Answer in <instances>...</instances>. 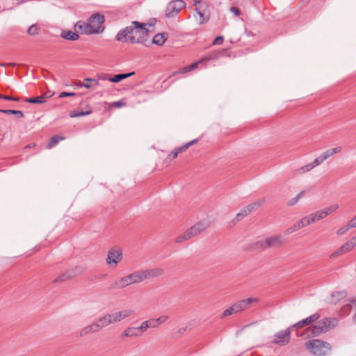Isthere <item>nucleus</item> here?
<instances>
[{"mask_svg": "<svg viewBox=\"0 0 356 356\" xmlns=\"http://www.w3.org/2000/svg\"><path fill=\"white\" fill-rule=\"evenodd\" d=\"M76 95H77V94L75 92H62L60 93L58 97L64 98V97H74Z\"/></svg>", "mask_w": 356, "mask_h": 356, "instance_id": "nucleus-53", "label": "nucleus"}, {"mask_svg": "<svg viewBox=\"0 0 356 356\" xmlns=\"http://www.w3.org/2000/svg\"><path fill=\"white\" fill-rule=\"evenodd\" d=\"M139 331H138L137 327H128L124 330L122 333V336L124 337H137L139 336Z\"/></svg>", "mask_w": 356, "mask_h": 356, "instance_id": "nucleus-30", "label": "nucleus"}, {"mask_svg": "<svg viewBox=\"0 0 356 356\" xmlns=\"http://www.w3.org/2000/svg\"><path fill=\"white\" fill-rule=\"evenodd\" d=\"M259 299L257 298H248L244 300H239L234 304L236 313L242 312L251 307L252 303H257Z\"/></svg>", "mask_w": 356, "mask_h": 356, "instance_id": "nucleus-11", "label": "nucleus"}, {"mask_svg": "<svg viewBox=\"0 0 356 356\" xmlns=\"http://www.w3.org/2000/svg\"><path fill=\"white\" fill-rule=\"evenodd\" d=\"M168 38V35L167 33H157L153 37L152 40L149 42L150 45L154 44L158 46H162L167 40Z\"/></svg>", "mask_w": 356, "mask_h": 356, "instance_id": "nucleus-18", "label": "nucleus"}, {"mask_svg": "<svg viewBox=\"0 0 356 356\" xmlns=\"http://www.w3.org/2000/svg\"><path fill=\"white\" fill-rule=\"evenodd\" d=\"M355 247V245L351 240V238L345 243L343 245H341L339 249H337L335 252L332 254V257H337L338 255L342 254L343 253L348 252L351 250L353 248Z\"/></svg>", "mask_w": 356, "mask_h": 356, "instance_id": "nucleus-15", "label": "nucleus"}, {"mask_svg": "<svg viewBox=\"0 0 356 356\" xmlns=\"http://www.w3.org/2000/svg\"><path fill=\"white\" fill-rule=\"evenodd\" d=\"M237 314L236 312V309L234 307V304L230 306L229 307H228L227 309H226L222 314L220 318H224L228 316H230V315H232V314Z\"/></svg>", "mask_w": 356, "mask_h": 356, "instance_id": "nucleus-36", "label": "nucleus"}, {"mask_svg": "<svg viewBox=\"0 0 356 356\" xmlns=\"http://www.w3.org/2000/svg\"><path fill=\"white\" fill-rule=\"evenodd\" d=\"M63 140H65L64 136L55 135L49 139V140L47 145V147L48 149H51L53 147L56 146L60 141Z\"/></svg>", "mask_w": 356, "mask_h": 356, "instance_id": "nucleus-28", "label": "nucleus"}, {"mask_svg": "<svg viewBox=\"0 0 356 356\" xmlns=\"http://www.w3.org/2000/svg\"><path fill=\"white\" fill-rule=\"evenodd\" d=\"M349 222L353 228H356V215L351 220H350Z\"/></svg>", "mask_w": 356, "mask_h": 356, "instance_id": "nucleus-60", "label": "nucleus"}, {"mask_svg": "<svg viewBox=\"0 0 356 356\" xmlns=\"http://www.w3.org/2000/svg\"><path fill=\"white\" fill-rule=\"evenodd\" d=\"M350 302L351 303V305H350L351 308L355 311V314L353 318V322L356 324V298L350 299Z\"/></svg>", "mask_w": 356, "mask_h": 356, "instance_id": "nucleus-50", "label": "nucleus"}, {"mask_svg": "<svg viewBox=\"0 0 356 356\" xmlns=\"http://www.w3.org/2000/svg\"><path fill=\"white\" fill-rule=\"evenodd\" d=\"M196 227L197 232L200 234L207 229L209 226V223L206 220H201L194 225Z\"/></svg>", "mask_w": 356, "mask_h": 356, "instance_id": "nucleus-32", "label": "nucleus"}, {"mask_svg": "<svg viewBox=\"0 0 356 356\" xmlns=\"http://www.w3.org/2000/svg\"><path fill=\"white\" fill-rule=\"evenodd\" d=\"M74 30L76 31H79L81 34L91 35L101 33V29L99 27L97 29H92L91 25L88 22L86 23L81 20L78 21L74 24Z\"/></svg>", "mask_w": 356, "mask_h": 356, "instance_id": "nucleus-8", "label": "nucleus"}, {"mask_svg": "<svg viewBox=\"0 0 356 356\" xmlns=\"http://www.w3.org/2000/svg\"><path fill=\"white\" fill-rule=\"evenodd\" d=\"M341 149V148L340 147L329 149L325 151L321 155L324 158V159L326 160L332 155L339 152Z\"/></svg>", "mask_w": 356, "mask_h": 356, "instance_id": "nucleus-31", "label": "nucleus"}, {"mask_svg": "<svg viewBox=\"0 0 356 356\" xmlns=\"http://www.w3.org/2000/svg\"><path fill=\"white\" fill-rule=\"evenodd\" d=\"M50 97L51 95L47 96L46 95H42L36 97H26L24 98L23 101L30 104H43L45 102V99Z\"/></svg>", "mask_w": 356, "mask_h": 356, "instance_id": "nucleus-22", "label": "nucleus"}, {"mask_svg": "<svg viewBox=\"0 0 356 356\" xmlns=\"http://www.w3.org/2000/svg\"><path fill=\"white\" fill-rule=\"evenodd\" d=\"M198 141H199V140H198V139H194V140H191V141H190V142L187 143H186V145H187L188 147H191V145H195V144L197 143H198Z\"/></svg>", "mask_w": 356, "mask_h": 356, "instance_id": "nucleus-61", "label": "nucleus"}, {"mask_svg": "<svg viewBox=\"0 0 356 356\" xmlns=\"http://www.w3.org/2000/svg\"><path fill=\"white\" fill-rule=\"evenodd\" d=\"M72 276H73V275H72V273H70V272H66V273H63L62 275H59L56 279H54L53 280V282L54 283L63 282H65V281L67 280L68 279L71 278Z\"/></svg>", "mask_w": 356, "mask_h": 356, "instance_id": "nucleus-34", "label": "nucleus"}, {"mask_svg": "<svg viewBox=\"0 0 356 356\" xmlns=\"http://www.w3.org/2000/svg\"><path fill=\"white\" fill-rule=\"evenodd\" d=\"M265 202L264 199H261L255 202L251 203L244 208H243L239 213L236 214V216L234 220H240L244 217L247 216L248 214H250L252 211L257 209V208L262 206Z\"/></svg>", "mask_w": 356, "mask_h": 356, "instance_id": "nucleus-7", "label": "nucleus"}, {"mask_svg": "<svg viewBox=\"0 0 356 356\" xmlns=\"http://www.w3.org/2000/svg\"><path fill=\"white\" fill-rule=\"evenodd\" d=\"M284 240L280 235H273L257 241L255 243L256 248L259 250H265L269 248H279L283 246Z\"/></svg>", "mask_w": 356, "mask_h": 356, "instance_id": "nucleus-5", "label": "nucleus"}, {"mask_svg": "<svg viewBox=\"0 0 356 356\" xmlns=\"http://www.w3.org/2000/svg\"><path fill=\"white\" fill-rule=\"evenodd\" d=\"M115 40L124 43L140 44L147 47L150 46L147 24L138 21H132L129 26L120 29L115 35Z\"/></svg>", "mask_w": 356, "mask_h": 356, "instance_id": "nucleus-1", "label": "nucleus"}, {"mask_svg": "<svg viewBox=\"0 0 356 356\" xmlns=\"http://www.w3.org/2000/svg\"><path fill=\"white\" fill-rule=\"evenodd\" d=\"M226 54V49L216 50L209 54L203 60H216Z\"/></svg>", "mask_w": 356, "mask_h": 356, "instance_id": "nucleus-26", "label": "nucleus"}, {"mask_svg": "<svg viewBox=\"0 0 356 356\" xmlns=\"http://www.w3.org/2000/svg\"><path fill=\"white\" fill-rule=\"evenodd\" d=\"M135 74L134 72L129 73L118 74L114 75L113 77L108 79V81L113 83H119L124 79L129 78Z\"/></svg>", "mask_w": 356, "mask_h": 356, "instance_id": "nucleus-24", "label": "nucleus"}, {"mask_svg": "<svg viewBox=\"0 0 356 356\" xmlns=\"http://www.w3.org/2000/svg\"><path fill=\"white\" fill-rule=\"evenodd\" d=\"M124 104H125L124 102H123L122 101L120 100V101L113 102L111 106L113 107H115V108H120L122 106H124Z\"/></svg>", "mask_w": 356, "mask_h": 356, "instance_id": "nucleus-57", "label": "nucleus"}, {"mask_svg": "<svg viewBox=\"0 0 356 356\" xmlns=\"http://www.w3.org/2000/svg\"><path fill=\"white\" fill-rule=\"evenodd\" d=\"M105 22V17L103 15L96 13L92 14L88 19V24L91 25L92 29H97L99 27L101 33L104 31V27L102 25Z\"/></svg>", "mask_w": 356, "mask_h": 356, "instance_id": "nucleus-10", "label": "nucleus"}, {"mask_svg": "<svg viewBox=\"0 0 356 356\" xmlns=\"http://www.w3.org/2000/svg\"><path fill=\"white\" fill-rule=\"evenodd\" d=\"M300 225L298 223V222H296L294 225H293L291 227L287 228L285 231H284V234L286 235H289L292 233H293L294 232L296 231H298V229H300Z\"/></svg>", "mask_w": 356, "mask_h": 356, "instance_id": "nucleus-43", "label": "nucleus"}, {"mask_svg": "<svg viewBox=\"0 0 356 356\" xmlns=\"http://www.w3.org/2000/svg\"><path fill=\"white\" fill-rule=\"evenodd\" d=\"M320 318V314L318 313L314 314L309 317L300 321L299 322L293 325L292 327L300 328L305 325H309L310 323L317 321Z\"/></svg>", "mask_w": 356, "mask_h": 356, "instance_id": "nucleus-14", "label": "nucleus"}, {"mask_svg": "<svg viewBox=\"0 0 356 356\" xmlns=\"http://www.w3.org/2000/svg\"><path fill=\"white\" fill-rule=\"evenodd\" d=\"M60 36L65 40L71 41H76L79 38L77 33L70 30H63L60 33Z\"/></svg>", "mask_w": 356, "mask_h": 356, "instance_id": "nucleus-20", "label": "nucleus"}, {"mask_svg": "<svg viewBox=\"0 0 356 356\" xmlns=\"http://www.w3.org/2000/svg\"><path fill=\"white\" fill-rule=\"evenodd\" d=\"M185 6L186 2L184 0L171 1L165 8V17L172 18L175 17Z\"/></svg>", "mask_w": 356, "mask_h": 356, "instance_id": "nucleus-6", "label": "nucleus"}, {"mask_svg": "<svg viewBox=\"0 0 356 356\" xmlns=\"http://www.w3.org/2000/svg\"><path fill=\"white\" fill-rule=\"evenodd\" d=\"M99 85V81L97 79H92V78H86L83 79L82 83H79L78 84L79 87H84L86 88H94Z\"/></svg>", "mask_w": 356, "mask_h": 356, "instance_id": "nucleus-19", "label": "nucleus"}, {"mask_svg": "<svg viewBox=\"0 0 356 356\" xmlns=\"http://www.w3.org/2000/svg\"><path fill=\"white\" fill-rule=\"evenodd\" d=\"M188 146L186 145V143L181 147H177L175 148V149L177 150V152H178V154L179 153H181L184 151H186L187 149H188Z\"/></svg>", "mask_w": 356, "mask_h": 356, "instance_id": "nucleus-56", "label": "nucleus"}, {"mask_svg": "<svg viewBox=\"0 0 356 356\" xmlns=\"http://www.w3.org/2000/svg\"><path fill=\"white\" fill-rule=\"evenodd\" d=\"M351 240L353 241V242L354 243V244L356 246V236L353 237V238H351Z\"/></svg>", "mask_w": 356, "mask_h": 356, "instance_id": "nucleus-63", "label": "nucleus"}, {"mask_svg": "<svg viewBox=\"0 0 356 356\" xmlns=\"http://www.w3.org/2000/svg\"><path fill=\"white\" fill-rule=\"evenodd\" d=\"M0 99L8 100V101H15V102H19L21 99L17 97H13L10 95H6L0 94Z\"/></svg>", "mask_w": 356, "mask_h": 356, "instance_id": "nucleus-49", "label": "nucleus"}, {"mask_svg": "<svg viewBox=\"0 0 356 356\" xmlns=\"http://www.w3.org/2000/svg\"><path fill=\"white\" fill-rule=\"evenodd\" d=\"M88 109L85 111H72L70 112V118H78V117H81V116H86V115H88L92 113V108L88 106H87Z\"/></svg>", "mask_w": 356, "mask_h": 356, "instance_id": "nucleus-27", "label": "nucleus"}, {"mask_svg": "<svg viewBox=\"0 0 356 356\" xmlns=\"http://www.w3.org/2000/svg\"><path fill=\"white\" fill-rule=\"evenodd\" d=\"M200 17V24H202L209 22L210 19V13L197 12Z\"/></svg>", "mask_w": 356, "mask_h": 356, "instance_id": "nucleus-40", "label": "nucleus"}, {"mask_svg": "<svg viewBox=\"0 0 356 356\" xmlns=\"http://www.w3.org/2000/svg\"><path fill=\"white\" fill-rule=\"evenodd\" d=\"M339 209V204H332L325 209H323V211L325 213H326V216H327L330 214H332L334 211H336Z\"/></svg>", "mask_w": 356, "mask_h": 356, "instance_id": "nucleus-44", "label": "nucleus"}, {"mask_svg": "<svg viewBox=\"0 0 356 356\" xmlns=\"http://www.w3.org/2000/svg\"><path fill=\"white\" fill-rule=\"evenodd\" d=\"M122 259V253L120 250L111 249L108 252L106 263L111 265V263L115 264V266L119 263Z\"/></svg>", "mask_w": 356, "mask_h": 356, "instance_id": "nucleus-13", "label": "nucleus"}, {"mask_svg": "<svg viewBox=\"0 0 356 356\" xmlns=\"http://www.w3.org/2000/svg\"><path fill=\"white\" fill-rule=\"evenodd\" d=\"M156 22V19L155 18H153L150 20V22L147 24V26H154V23Z\"/></svg>", "mask_w": 356, "mask_h": 356, "instance_id": "nucleus-62", "label": "nucleus"}, {"mask_svg": "<svg viewBox=\"0 0 356 356\" xmlns=\"http://www.w3.org/2000/svg\"><path fill=\"white\" fill-rule=\"evenodd\" d=\"M40 28L37 24H32L27 30L29 35H36L38 34Z\"/></svg>", "mask_w": 356, "mask_h": 356, "instance_id": "nucleus-41", "label": "nucleus"}, {"mask_svg": "<svg viewBox=\"0 0 356 356\" xmlns=\"http://www.w3.org/2000/svg\"><path fill=\"white\" fill-rule=\"evenodd\" d=\"M338 320L336 318H325L316 321V323L306 330L307 337L318 336L333 329L337 325Z\"/></svg>", "mask_w": 356, "mask_h": 356, "instance_id": "nucleus-2", "label": "nucleus"}, {"mask_svg": "<svg viewBox=\"0 0 356 356\" xmlns=\"http://www.w3.org/2000/svg\"><path fill=\"white\" fill-rule=\"evenodd\" d=\"M290 336V328L284 330H280L275 334L273 343L280 346H284L289 342Z\"/></svg>", "mask_w": 356, "mask_h": 356, "instance_id": "nucleus-9", "label": "nucleus"}, {"mask_svg": "<svg viewBox=\"0 0 356 356\" xmlns=\"http://www.w3.org/2000/svg\"><path fill=\"white\" fill-rule=\"evenodd\" d=\"M120 312L122 314V317L123 319L127 317H129V316H131V314H134V311H132L131 309H124V310L120 311Z\"/></svg>", "mask_w": 356, "mask_h": 356, "instance_id": "nucleus-51", "label": "nucleus"}, {"mask_svg": "<svg viewBox=\"0 0 356 356\" xmlns=\"http://www.w3.org/2000/svg\"><path fill=\"white\" fill-rule=\"evenodd\" d=\"M186 231H187V235L191 237V238L200 234L199 232H197V230L196 227H195V225L192 226L191 227L188 229Z\"/></svg>", "mask_w": 356, "mask_h": 356, "instance_id": "nucleus-47", "label": "nucleus"}, {"mask_svg": "<svg viewBox=\"0 0 356 356\" xmlns=\"http://www.w3.org/2000/svg\"><path fill=\"white\" fill-rule=\"evenodd\" d=\"M352 228H353V227L350 225V222L348 221V222L346 225L341 227L337 231V234L339 236H342V235L345 234L350 229H352Z\"/></svg>", "mask_w": 356, "mask_h": 356, "instance_id": "nucleus-37", "label": "nucleus"}, {"mask_svg": "<svg viewBox=\"0 0 356 356\" xmlns=\"http://www.w3.org/2000/svg\"><path fill=\"white\" fill-rule=\"evenodd\" d=\"M0 113L6 115H16V118L18 119L22 118L24 116L23 112L18 110L0 109Z\"/></svg>", "mask_w": 356, "mask_h": 356, "instance_id": "nucleus-29", "label": "nucleus"}, {"mask_svg": "<svg viewBox=\"0 0 356 356\" xmlns=\"http://www.w3.org/2000/svg\"><path fill=\"white\" fill-rule=\"evenodd\" d=\"M314 168H315V166L314 165L313 163L312 162L310 163H307L305 165L297 169L296 172L298 174L305 173L306 172H309Z\"/></svg>", "mask_w": 356, "mask_h": 356, "instance_id": "nucleus-38", "label": "nucleus"}, {"mask_svg": "<svg viewBox=\"0 0 356 356\" xmlns=\"http://www.w3.org/2000/svg\"><path fill=\"white\" fill-rule=\"evenodd\" d=\"M178 152H177V150L175 149L173 151H172L169 154H168V157L170 159H175V158L177 157L178 156Z\"/></svg>", "mask_w": 356, "mask_h": 356, "instance_id": "nucleus-58", "label": "nucleus"}, {"mask_svg": "<svg viewBox=\"0 0 356 356\" xmlns=\"http://www.w3.org/2000/svg\"><path fill=\"white\" fill-rule=\"evenodd\" d=\"M195 6V10L196 12L210 13L211 3L207 0H199L195 1L194 3Z\"/></svg>", "mask_w": 356, "mask_h": 356, "instance_id": "nucleus-16", "label": "nucleus"}, {"mask_svg": "<svg viewBox=\"0 0 356 356\" xmlns=\"http://www.w3.org/2000/svg\"><path fill=\"white\" fill-rule=\"evenodd\" d=\"M310 215L312 218V220L313 223L319 221L322 219H324L326 216V213L324 212L323 209L318 210L314 213H312Z\"/></svg>", "mask_w": 356, "mask_h": 356, "instance_id": "nucleus-25", "label": "nucleus"}, {"mask_svg": "<svg viewBox=\"0 0 356 356\" xmlns=\"http://www.w3.org/2000/svg\"><path fill=\"white\" fill-rule=\"evenodd\" d=\"M304 194H305V191H300V193H298V194L295 197H293V198L291 199V200L288 202L287 204H288L289 206H293V205H295V204L298 202V201L301 197H303Z\"/></svg>", "mask_w": 356, "mask_h": 356, "instance_id": "nucleus-42", "label": "nucleus"}, {"mask_svg": "<svg viewBox=\"0 0 356 356\" xmlns=\"http://www.w3.org/2000/svg\"><path fill=\"white\" fill-rule=\"evenodd\" d=\"M202 62V60L197 61V62H195L193 63H192L191 65H189L188 66H185L184 67H183L181 69V71L180 72V73H187L188 72H191L195 69H196L198 66V65Z\"/></svg>", "mask_w": 356, "mask_h": 356, "instance_id": "nucleus-35", "label": "nucleus"}, {"mask_svg": "<svg viewBox=\"0 0 356 356\" xmlns=\"http://www.w3.org/2000/svg\"><path fill=\"white\" fill-rule=\"evenodd\" d=\"M229 11L231 13H232L234 15L236 16H238L241 15V12L239 8H238L237 7H235V6H232L230 8H229Z\"/></svg>", "mask_w": 356, "mask_h": 356, "instance_id": "nucleus-55", "label": "nucleus"}, {"mask_svg": "<svg viewBox=\"0 0 356 356\" xmlns=\"http://www.w3.org/2000/svg\"><path fill=\"white\" fill-rule=\"evenodd\" d=\"M99 325L95 324V323H93L89 325L86 326L85 327L82 328L80 331L77 337H83L86 335H88L90 333H95L99 331V329L98 328Z\"/></svg>", "mask_w": 356, "mask_h": 356, "instance_id": "nucleus-17", "label": "nucleus"}, {"mask_svg": "<svg viewBox=\"0 0 356 356\" xmlns=\"http://www.w3.org/2000/svg\"><path fill=\"white\" fill-rule=\"evenodd\" d=\"M168 319L167 316H161L157 318H150L148 321L150 328H155L159 327L161 324L164 323Z\"/></svg>", "mask_w": 356, "mask_h": 356, "instance_id": "nucleus-23", "label": "nucleus"}, {"mask_svg": "<svg viewBox=\"0 0 356 356\" xmlns=\"http://www.w3.org/2000/svg\"><path fill=\"white\" fill-rule=\"evenodd\" d=\"M111 323L112 320L111 319L109 314L101 317L95 322V324L99 325L98 328L99 329V330Z\"/></svg>", "mask_w": 356, "mask_h": 356, "instance_id": "nucleus-21", "label": "nucleus"}, {"mask_svg": "<svg viewBox=\"0 0 356 356\" xmlns=\"http://www.w3.org/2000/svg\"><path fill=\"white\" fill-rule=\"evenodd\" d=\"M109 314L111 316V319L112 320V323L119 322L123 319L122 317V314H120V312Z\"/></svg>", "mask_w": 356, "mask_h": 356, "instance_id": "nucleus-46", "label": "nucleus"}, {"mask_svg": "<svg viewBox=\"0 0 356 356\" xmlns=\"http://www.w3.org/2000/svg\"><path fill=\"white\" fill-rule=\"evenodd\" d=\"M305 346L316 356H326L332 350V346L329 343L320 339L309 340Z\"/></svg>", "mask_w": 356, "mask_h": 356, "instance_id": "nucleus-3", "label": "nucleus"}, {"mask_svg": "<svg viewBox=\"0 0 356 356\" xmlns=\"http://www.w3.org/2000/svg\"><path fill=\"white\" fill-rule=\"evenodd\" d=\"M147 328H150L148 321H143L139 327H137V330L139 331L140 335L144 333Z\"/></svg>", "mask_w": 356, "mask_h": 356, "instance_id": "nucleus-45", "label": "nucleus"}, {"mask_svg": "<svg viewBox=\"0 0 356 356\" xmlns=\"http://www.w3.org/2000/svg\"><path fill=\"white\" fill-rule=\"evenodd\" d=\"M44 95H46L47 96H49V95H51V96L54 95V93H53V94H50V93H45Z\"/></svg>", "mask_w": 356, "mask_h": 356, "instance_id": "nucleus-64", "label": "nucleus"}, {"mask_svg": "<svg viewBox=\"0 0 356 356\" xmlns=\"http://www.w3.org/2000/svg\"><path fill=\"white\" fill-rule=\"evenodd\" d=\"M224 41V38L222 35L217 36L213 41L212 44L218 45L222 44Z\"/></svg>", "mask_w": 356, "mask_h": 356, "instance_id": "nucleus-52", "label": "nucleus"}, {"mask_svg": "<svg viewBox=\"0 0 356 356\" xmlns=\"http://www.w3.org/2000/svg\"><path fill=\"white\" fill-rule=\"evenodd\" d=\"M314 168H315V166L314 165L313 163L312 162L310 163H307L305 165L297 169L296 172L298 174L305 173L306 172H309Z\"/></svg>", "mask_w": 356, "mask_h": 356, "instance_id": "nucleus-39", "label": "nucleus"}, {"mask_svg": "<svg viewBox=\"0 0 356 356\" xmlns=\"http://www.w3.org/2000/svg\"><path fill=\"white\" fill-rule=\"evenodd\" d=\"M141 282H143V280L141 277L140 272V270H137L133 273H131L120 278L119 280L115 281L114 283H113L108 287V289L112 290L118 287L124 288L132 284L138 283Z\"/></svg>", "mask_w": 356, "mask_h": 356, "instance_id": "nucleus-4", "label": "nucleus"}, {"mask_svg": "<svg viewBox=\"0 0 356 356\" xmlns=\"http://www.w3.org/2000/svg\"><path fill=\"white\" fill-rule=\"evenodd\" d=\"M324 161H325L324 158L321 154L319 156L316 158L312 163H313L314 165L316 167V166L320 165L321 163H322Z\"/></svg>", "mask_w": 356, "mask_h": 356, "instance_id": "nucleus-54", "label": "nucleus"}, {"mask_svg": "<svg viewBox=\"0 0 356 356\" xmlns=\"http://www.w3.org/2000/svg\"><path fill=\"white\" fill-rule=\"evenodd\" d=\"M143 281L147 279L156 278L161 276L164 270L161 268H149L140 270Z\"/></svg>", "mask_w": 356, "mask_h": 356, "instance_id": "nucleus-12", "label": "nucleus"}, {"mask_svg": "<svg viewBox=\"0 0 356 356\" xmlns=\"http://www.w3.org/2000/svg\"><path fill=\"white\" fill-rule=\"evenodd\" d=\"M298 223L300 225V227L301 229L302 227H305L312 224L313 222L310 215H308L301 218L299 221H298Z\"/></svg>", "mask_w": 356, "mask_h": 356, "instance_id": "nucleus-33", "label": "nucleus"}, {"mask_svg": "<svg viewBox=\"0 0 356 356\" xmlns=\"http://www.w3.org/2000/svg\"><path fill=\"white\" fill-rule=\"evenodd\" d=\"M98 78L102 80H108L110 77H108V74H101L98 75Z\"/></svg>", "mask_w": 356, "mask_h": 356, "instance_id": "nucleus-59", "label": "nucleus"}, {"mask_svg": "<svg viewBox=\"0 0 356 356\" xmlns=\"http://www.w3.org/2000/svg\"><path fill=\"white\" fill-rule=\"evenodd\" d=\"M189 238H191V237L187 235V231H186L183 234L176 238L175 242L179 243Z\"/></svg>", "mask_w": 356, "mask_h": 356, "instance_id": "nucleus-48", "label": "nucleus"}]
</instances>
